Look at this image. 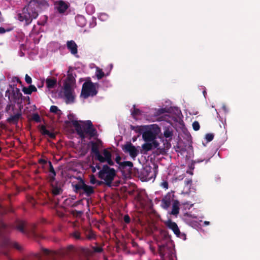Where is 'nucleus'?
<instances>
[{
    "instance_id": "1",
    "label": "nucleus",
    "mask_w": 260,
    "mask_h": 260,
    "mask_svg": "<svg viewBox=\"0 0 260 260\" xmlns=\"http://www.w3.org/2000/svg\"><path fill=\"white\" fill-rule=\"evenodd\" d=\"M49 6L46 0H30L21 12L17 14V18L24 25H28L33 19L37 18L39 12L48 9Z\"/></svg>"
},
{
    "instance_id": "2",
    "label": "nucleus",
    "mask_w": 260,
    "mask_h": 260,
    "mask_svg": "<svg viewBox=\"0 0 260 260\" xmlns=\"http://www.w3.org/2000/svg\"><path fill=\"white\" fill-rule=\"evenodd\" d=\"M80 122L81 124L77 120H72V124L74 126L77 134L82 139L85 138L86 135L89 136L90 138L98 137L97 131L90 120Z\"/></svg>"
},
{
    "instance_id": "3",
    "label": "nucleus",
    "mask_w": 260,
    "mask_h": 260,
    "mask_svg": "<svg viewBox=\"0 0 260 260\" xmlns=\"http://www.w3.org/2000/svg\"><path fill=\"white\" fill-rule=\"evenodd\" d=\"M116 175V171L114 168H111L107 165H103L102 169L99 172L98 177L103 181H98L99 185L104 184L108 187H111L112 182Z\"/></svg>"
},
{
    "instance_id": "4",
    "label": "nucleus",
    "mask_w": 260,
    "mask_h": 260,
    "mask_svg": "<svg viewBox=\"0 0 260 260\" xmlns=\"http://www.w3.org/2000/svg\"><path fill=\"white\" fill-rule=\"evenodd\" d=\"M11 89H8L5 93V96L8 98L10 102H13L14 104L19 105V108H23L22 105V93L19 88L14 85H9Z\"/></svg>"
},
{
    "instance_id": "5",
    "label": "nucleus",
    "mask_w": 260,
    "mask_h": 260,
    "mask_svg": "<svg viewBox=\"0 0 260 260\" xmlns=\"http://www.w3.org/2000/svg\"><path fill=\"white\" fill-rule=\"evenodd\" d=\"M79 182L74 185V191L80 194H85L87 197H90L94 192L93 187L85 184L81 177H79Z\"/></svg>"
},
{
    "instance_id": "6",
    "label": "nucleus",
    "mask_w": 260,
    "mask_h": 260,
    "mask_svg": "<svg viewBox=\"0 0 260 260\" xmlns=\"http://www.w3.org/2000/svg\"><path fill=\"white\" fill-rule=\"evenodd\" d=\"M98 93L96 84L90 80L85 82L82 87L81 96L84 99H87L89 96H94Z\"/></svg>"
},
{
    "instance_id": "7",
    "label": "nucleus",
    "mask_w": 260,
    "mask_h": 260,
    "mask_svg": "<svg viewBox=\"0 0 260 260\" xmlns=\"http://www.w3.org/2000/svg\"><path fill=\"white\" fill-rule=\"evenodd\" d=\"M157 169V166H155L153 168L146 166L141 171V174L145 180H150L156 177Z\"/></svg>"
},
{
    "instance_id": "8",
    "label": "nucleus",
    "mask_w": 260,
    "mask_h": 260,
    "mask_svg": "<svg viewBox=\"0 0 260 260\" xmlns=\"http://www.w3.org/2000/svg\"><path fill=\"white\" fill-rule=\"evenodd\" d=\"M122 149L125 153H128L133 159H135L139 154V151L131 142H126L122 146Z\"/></svg>"
},
{
    "instance_id": "9",
    "label": "nucleus",
    "mask_w": 260,
    "mask_h": 260,
    "mask_svg": "<svg viewBox=\"0 0 260 260\" xmlns=\"http://www.w3.org/2000/svg\"><path fill=\"white\" fill-rule=\"evenodd\" d=\"M63 93L67 104H68L74 102L75 96L73 94V90L72 87H70L69 85L67 84L64 86Z\"/></svg>"
},
{
    "instance_id": "10",
    "label": "nucleus",
    "mask_w": 260,
    "mask_h": 260,
    "mask_svg": "<svg viewBox=\"0 0 260 260\" xmlns=\"http://www.w3.org/2000/svg\"><path fill=\"white\" fill-rule=\"evenodd\" d=\"M88 146L91 147V153L95 155L96 159L100 154L99 149L102 145V142L100 139H97L95 141H91L89 142Z\"/></svg>"
},
{
    "instance_id": "11",
    "label": "nucleus",
    "mask_w": 260,
    "mask_h": 260,
    "mask_svg": "<svg viewBox=\"0 0 260 260\" xmlns=\"http://www.w3.org/2000/svg\"><path fill=\"white\" fill-rule=\"evenodd\" d=\"M73 238L77 240H84L85 239L92 240L95 238V235L91 231H88V234L86 235V238L81 236V234L78 231H75L72 234Z\"/></svg>"
},
{
    "instance_id": "12",
    "label": "nucleus",
    "mask_w": 260,
    "mask_h": 260,
    "mask_svg": "<svg viewBox=\"0 0 260 260\" xmlns=\"http://www.w3.org/2000/svg\"><path fill=\"white\" fill-rule=\"evenodd\" d=\"M142 138L146 142H149L154 141L156 138V134L147 128L142 132Z\"/></svg>"
},
{
    "instance_id": "13",
    "label": "nucleus",
    "mask_w": 260,
    "mask_h": 260,
    "mask_svg": "<svg viewBox=\"0 0 260 260\" xmlns=\"http://www.w3.org/2000/svg\"><path fill=\"white\" fill-rule=\"evenodd\" d=\"M55 9L59 13L63 14L69 8L68 4L62 0L56 1L55 3Z\"/></svg>"
},
{
    "instance_id": "14",
    "label": "nucleus",
    "mask_w": 260,
    "mask_h": 260,
    "mask_svg": "<svg viewBox=\"0 0 260 260\" xmlns=\"http://www.w3.org/2000/svg\"><path fill=\"white\" fill-rule=\"evenodd\" d=\"M19 111L15 114H10V116L7 119V121L10 123L17 124L18 122L19 119L22 116L21 109L22 108L19 107Z\"/></svg>"
},
{
    "instance_id": "15",
    "label": "nucleus",
    "mask_w": 260,
    "mask_h": 260,
    "mask_svg": "<svg viewBox=\"0 0 260 260\" xmlns=\"http://www.w3.org/2000/svg\"><path fill=\"white\" fill-rule=\"evenodd\" d=\"M165 225L169 229L172 230L176 235H178L180 234V230L176 223L172 221L169 219L165 222Z\"/></svg>"
},
{
    "instance_id": "16",
    "label": "nucleus",
    "mask_w": 260,
    "mask_h": 260,
    "mask_svg": "<svg viewBox=\"0 0 260 260\" xmlns=\"http://www.w3.org/2000/svg\"><path fill=\"white\" fill-rule=\"evenodd\" d=\"M103 154L104 156H103L100 153L96 158V160H99L101 163L105 162L106 159L112 158V154L107 149H104L103 150Z\"/></svg>"
},
{
    "instance_id": "17",
    "label": "nucleus",
    "mask_w": 260,
    "mask_h": 260,
    "mask_svg": "<svg viewBox=\"0 0 260 260\" xmlns=\"http://www.w3.org/2000/svg\"><path fill=\"white\" fill-rule=\"evenodd\" d=\"M26 222L24 221L17 219L15 223L14 228L22 234H26Z\"/></svg>"
},
{
    "instance_id": "18",
    "label": "nucleus",
    "mask_w": 260,
    "mask_h": 260,
    "mask_svg": "<svg viewBox=\"0 0 260 260\" xmlns=\"http://www.w3.org/2000/svg\"><path fill=\"white\" fill-rule=\"evenodd\" d=\"M67 47L68 50L71 52V54L74 55L77 54L78 46L74 41H68L67 42Z\"/></svg>"
},
{
    "instance_id": "19",
    "label": "nucleus",
    "mask_w": 260,
    "mask_h": 260,
    "mask_svg": "<svg viewBox=\"0 0 260 260\" xmlns=\"http://www.w3.org/2000/svg\"><path fill=\"white\" fill-rule=\"evenodd\" d=\"M171 203V194L169 193L162 199L161 202V206L164 209H167L170 207Z\"/></svg>"
},
{
    "instance_id": "20",
    "label": "nucleus",
    "mask_w": 260,
    "mask_h": 260,
    "mask_svg": "<svg viewBox=\"0 0 260 260\" xmlns=\"http://www.w3.org/2000/svg\"><path fill=\"white\" fill-rule=\"evenodd\" d=\"M49 171L50 172V174L49 175L48 177V182H54L55 179V176H56V172L54 169V168L53 167V165L51 161H49Z\"/></svg>"
},
{
    "instance_id": "21",
    "label": "nucleus",
    "mask_w": 260,
    "mask_h": 260,
    "mask_svg": "<svg viewBox=\"0 0 260 260\" xmlns=\"http://www.w3.org/2000/svg\"><path fill=\"white\" fill-rule=\"evenodd\" d=\"M40 132L43 135H47L51 139H55L56 135L53 133L50 132L47 130L45 125H41L40 128Z\"/></svg>"
},
{
    "instance_id": "22",
    "label": "nucleus",
    "mask_w": 260,
    "mask_h": 260,
    "mask_svg": "<svg viewBox=\"0 0 260 260\" xmlns=\"http://www.w3.org/2000/svg\"><path fill=\"white\" fill-rule=\"evenodd\" d=\"M49 183H50L52 187V193L53 196H57L62 193L63 190L60 187H58L57 186V183L56 184H54L53 182Z\"/></svg>"
},
{
    "instance_id": "23",
    "label": "nucleus",
    "mask_w": 260,
    "mask_h": 260,
    "mask_svg": "<svg viewBox=\"0 0 260 260\" xmlns=\"http://www.w3.org/2000/svg\"><path fill=\"white\" fill-rule=\"evenodd\" d=\"M57 83V80L54 78H48L46 80L47 87L49 89L53 88L55 87Z\"/></svg>"
},
{
    "instance_id": "24",
    "label": "nucleus",
    "mask_w": 260,
    "mask_h": 260,
    "mask_svg": "<svg viewBox=\"0 0 260 260\" xmlns=\"http://www.w3.org/2000/svg\"><path fill=\"white\" fill-rule=\"evenodd\" d=\"M75 82V79L72 73H70L68 72L67 75V80L64 83V86L67 84L70 85V87H72Z\"/></svg>"
},
{
    "instance_id": "25",
    "label": "nucleus",
    "mask_w": 260,
    "mask_h": 260,
    "mask_svg": "<svg viewBox=\"0 0 260 260\" xmlns=\"http://www.w3.org/2000/svg\"><path fill=\"white\" fill-rule=\"evenodd\" d=\"M24 94H31L32 92H36L37 89L34 85H30L28 87H23L22 89Z\"/></svg>"
},
{
    "instance_id": "26",
    "label": "nucleus",
    "mask_w": 260,
    "mask_h": 260,
    "mask_svg": "<svg viewBox=\"0 0 260 260\" xmlns=\"http://www.w3.org/2000/svg\"><path fill=\"white\" fill-rule=\"evenodd\" d=\"M148 128V126H135L131 125L130 128L131 130L135 131L136 133L142 134L143 131Z\"/></svg>"
},
{
    "instance_id": "27",
    "label": "nucleus",
    "mask_w": 260,
    "mask_h": 260,
    "mask_svg": "<svg viewBox=\"0 0 260 260\" xmlns=\"http://www.w3.org/2000/svg\"><path fill=\"white\" fill-rule=\"evenodd\" d=\"M142 150L141 153L143 154H146L148 151L152 149L153 144L146 142L142 145Z\"/></svg>"
},
{
    "instance_id": "28",
    "label": "nucleus",
    "mask_w": 260,
    "mask_h": 260,
    "mask_svg": "<svg viewBox=\"0 0 260 260\" xmlns=\"http://www.w3.org/2000/svg\"><path fill=\"white\" fill-rule=\"evenodd\" d=\"M179 212V202L177 201H175L172 207L171 214L174 215H177Z\"/></svg>"
},
{
    "instance_id": "29",
    "label": "nucleus",
    "mask_w": 260,
    "mask_h": 260,
    "mask_svg": "<svg viewBox=\"0 0 260 260\" xmlns=\"http://www.w3.org/2000/svg\"><path fill=\"white\" fill-rule=\"evenodd\" d=\"M15 108V104H13L12 102H9V103L7 105L5 108V112L8 114H10L12 113V112H14Z\"/></svg>"
},
{
    "instance_id": "30",
    "label": "nucleus",
    "mask_w": 260,
    "mask_h": 260,
    "mask_svg": "<svg viewBox=\"0 0 260 260\" xmlns=\"http://www.w3.org/2000/svg\"><path fill=\"white\" fill-rule=\"evenodd\" d=\"M14 209L12 207L4 208L0 204V214L3 215L8 212L13 213Z\"/></svg>"
},
{
    "instance_id": "31",
    "label": "nucleus",
    "mask_w": 260,
    "mask_h": 260,
    "mask_svg": "<svg viewBox=\"0 0 260 260\" xmlns=\"http://www.w3.org/2000/svg\"><path fill=\"white\" fill-rule=\"evenodd\" d=\"M164 135L165 138H169V140H171L172 139L173 132L169 128H167L164 131Z\"/></svg>"
},
{
    "instance_id": "32",
    "label": "nucleus",
    "mask_w": 260,
    "mask_h": 260,
    "mask_svg": "<svg viewBox=\"0 0 260 260\" xmlns=\"http://www.w3.org/2000/svg\"><path fill=\"white\" fill-rule=\"evenodd\" d=\"M123 169L125 168L126 167H128L131 170H132L133 167V163L130 161H124L122 162L121 166Z\"/></svg>"
},
{
    "instance_id": "33",
    "label": "nucleus",
    "mask_w": 260,
    "mask_h": 260,
    "mask_svg": "<svg viewBox=\"0 0 260 260\" xmlns=\"http://www.w3.org/2000/svg\"><path fill=\"white\" fill-rule=\"evenodd\" d=\"M50 112L54 114H59V115L61 114V112L58 109V108L57 106L54 105H52L50 107Z\"/></svg>"
},
{
    "instance_id": "34",
    "label": "nucleus",
    "mask_w": 260,
    "mask_h": 260,
    "mask_svg": "<svg viewBox=\"0 0 260 260\" xmlns=\"http://www.w3.org/2000/svg\"><path fill=\"white\" fill-rule=\"evenodd\" d=\"M192 184V180L190 179H185L184 180V188H186L187 190L190 189V186Z\"/></svg>"
},
{
    "instance_id": "35",
    "label": "nucleus",
    "mask_w": 260,
    "mask_h": 260,
    "mask_svg": "<svg viewBox=\"0 0 260 260\" xmlns=\"http://www.w3.org/2000/svg\"><path fill=\"white\" fill-rule=\"evenodd\" d=\"M96 76L98 79H101L105 76L104 73L102 70L98 69L96 72Z\"/></svg>"
},
{
    "instance_id": "36",
    "label": "nucleus",
    "mask_w": 260,
    "mask_h": 260,
    "mask_svg": "<svg viewBox=\"0 0 260 260\" xmlns=\"http://www.w3.org/2000/svg\"><path fill=\"white\" fill-rule=\"evenodd\" d=\"M31 119L37 122H41V117L39 114L37 113L32 114L31 116Z\"/></svg>"
},
{
    "instance_id": "37",
    "label": "nucleus",
    "mask_w": 260,
    "mask_h": 260,
    "mask_svg": "<svg viewBox=\"0 0 260 260\" xmlns=\"http://www.w3.org/2000/svg\"><path fill=\"white\" fill-rule=\"evenodd\" d=\"M132 115L133 116L141 115V111L137 108H135V105H134V110L132 112Z\"/></svg>"
},
{
    "instance_id": "38",
    "label": "nucleus",
    "mask_w": 260,
    "mask_h": 260,
    "mask_svg": "<svg viewBox=\"0 0 260 260\" xmlns=\"http://www.w3.org/2000/svg\"><path fill=\"white\" fill-rule=\"evenodd\" d=\"M93 251L95 253H101L103 251V249L101 246H92Z\"/></svg>"
},
{
    "instance_id": "39",
    "label": "nucleus",
    "mask_w": 260,
    "mask_h": 260,
    "mask_svg": "<svg viewBox=\"0 0 260 260\" xmlns=\"http://www.w3.org/2000/svg\"><path fill=\"white\" fill-rule=\"evenodd\" d=\"M214 135L211 133H208L206 135L205 138L207 140V142H211L214 138Z\"/></svg>"
},
{
    "instance_id": "40",
    "label": "nucleus",
    "mask_w": 260,
    "mask_h": 260,
    "mask_svg": "<svg viewBox=\"0 0 260 260\" xmlns=\"http://www.w3.org/2000/svg\"><path fill=\"white\" fill-rule=\"evenodd\" d=\"M76 20L77 21H81V24L80 25V26H83L85 25V20L84 19V18L82 16H78L77 18H76Z\"/></svg>"
},
{
    "instance_id": "41",
    "label": "nucleus",
    "mask_w": 260,
    "mask_h": 260,
    "mask_svg": "<svg viewBox=\"0 0 260 260\" xmlns=\"http://www.w3.org/2000/svg\"><path fill=\"white\" fill-rule=\"evenodd\" d=\"M192 127H193V129L196 131L199 130V129L200 128V125L199 122L197 121H194L192 123Z\"/></svg>"
},
{
    "instance_id": "42",
    "label": "nucleus",
    "mask_w": 260,
    "mask_h": 260,
    "mask_svg": "<svg viewBox=\"0 0 260 260\" xmlns=\"http://www.w3.org/2000/svg\"><path fill=\"white\" fill-rule=\"evenodd\" d=\"M161 235L164 238V239L166 240L167 241H169L170 240V237L167 232H162L161 233Z\"/></svg>"
},
{
    "instance_id": "43",
    "label": "nucleus",
    "mask_w": 260,
    "mask_h": 260,
    "mask_svg": "<svg viewBox=\"0 0 260 260\" xmlns=\"http://www.w3.org/2000/svg\"><path fill=\"white\" fill-rule=\"evenodd\" d=\"M13 30L12 28L5 29L4 27H0V34H4L6 32H9Z\"/></svg>"
},
{
    "instance_id": "44",
    "label": "nucleus",
    "mask_w": 260,
    "mask_h": 260,
    "mask_svg": "<svg viewBox=\"0 0 260 260\" xmlns=\"http://www.w3.org/2000/svg\"><path fill=\"white\" fill-rule=\"evenodd\" d=\"M23 101L24 102L27 103V104H30V98L29 96H24L22 95V102Z\"/></svg>"
},
{
    "instance_id": "45",
    "label": "nucleus",
    "mask_w": 260,
    "mask_h": 260,
    "mask_svg": "<svg viewBox=\"0 0 260 260\" xmlns=\"http://www.w3.org/2000/svg\"><path fill=\"white\" fill-rule=\"evenodd\" d=\"M25 81L27 84H31L32 82L31 78L27 74L25 75Z\"/></svg>"
},
{
    "instance_id": "46",
    "label": "nucleus",
    "mask_w": 260,
    "mask_h": 260,
    "mask_svg": "<svg viewBox=\"0 0 260 260\" xmlns=\"http://www.w3.org/2000/svg\"><path fill=\"white\" fill-rule=\"evenodd\" d=\"M121 159V157L119 155H117L115 158V161L120 166H121L122 162L120 161Z\"/></svg>"
},
{
    "instance_id": "47",
    "label": "nucleus",
    "mask_w": 260,
    "mask_h": 260,
    "mask_svg": "<svg viewBox=\"0 0 260 260\" xmlns=\"http://www.w3.org/2000/svg\"><path fill=\"white\" fill-rule=\"evenodd\" d=\"M161 186L165 189H168L169 187L168 182L167 181H164L161 184Z\"/></svg>"
},
{
    "instance_id": "48",
    "label": "nucleus",
    "mask_w": 260,
    "mask_h": 260,
    "mask_svg": "<svg viewBox=\"0 0 260 260\" xmlns=\"http://www.w3.org/2000/svg\"><path fill=\"white\" fill-rule=\"evenodd\" d=\"M41 250L42 252L47 255H49L51 252V251L47 248H42Z\"/></svg>"
},
{
    "instance_id": "49",
    "label": "nucleus",
    "mask_w": 260,
    "mask_h": 260,
    "mask_svg": "<svg viewBox=\"0 0 260 260\" xmlns=\"http://www.w3.org/2000/svg\"><path fill=\"white\" fill-rule=\"evenodd\" d=\"M90 182L91 184H95L96 182L98 183V181H97L95 177L94 176V175H92L91 177H90Z\"/></svg>"
},
{
    "instance_id": "50",
    "label": "nucleus",
    "mask_w": 260,
    "mask_h": 260,
    "mask_svg": "<svg viewBox=\"0 0 260 260\" xmlns=\"http://www.w3.org/2000/svg\"><path fill=\"white\" fill-rule=\"evenodd\" d=\"M123 219H124V222L126 223H129V222L131 221L130 217H129V216L128 215H125L124 216Z\"/></svg>"
},
{
    "instance_id": "51",
    "label": "nucleus",
    "mask_w": 260,
    "mask_h": 260,
    "mask_svg": "<svg viewBox=\"0 0 260 260\" xmlns=\"http://www.w3.org/2000/svg\"><path fill=\"white\" fill-rule=\"evenodd\" d=\"M106 162L110 166H113L114 164V161L112 160V158L106 159Z\"/></svg>"
},
{
    "instance_id": "52",
    "label": "nucleus",
    "mask_w": 260,
    "mask_h": 260,
    "mask_svg": "<svg viewBox=\"0 0 260 260\" xmlns=\"http://www.w3.org/2000/svg\"><path fill=\"white\" fill-rule=\"evenodd\" d=\"M74 214H76L77 216H81L83 214V212L81 211H77L76 210L73 211Z\"/></svg>"
},
{
    "instance_id": "53",
    "label": "nucleus",
    "mask_w": 260,
    "mask_h": 260,
    "mask_svg": "<svg viewBox=\"0 0 260 260\" xmlns=\"http://www.w3.org/2000/svg\"><path fill=\"white\" fill-rule=\"evenodd\" d=\"M176 236H177V237L180 238L181 239H183V240L186 239V235L184 233H180V234L179 235H176Z\"/></svg>"
},
{
    "instance_id": "54",
    "label": "nucleus",
    "mask_w": 260,
    "mask_h": 260,
    "mask_svg": "<svg viewBox=\"0 0 260 260\" xmlns=\"http://www.w3.org/2000/svg\"><path fill=\"white\" fill-rule=\"evenodd\" d=\"M169 118V116L167 114H166L164 116L160 117L159 118L162 119L161 120H167V119Z\"/></svg>"
},
{
    "instance_id": "55",
    "label": "nucleus",
    "mask_w": 260,
    "mask_h": 260,
    "mask_svg": "<svg viewBox=\"0 0 260 260\" xmlns=\"http://www.w3.org/2000/svg\"><path fill=\"white\" fill-rule=\"evenodd\" d=\"M68 119L71 120V121L72 120H74L73 118H74V115L73 114H70L68 115Z\"/></svg>"
},
{
    "instance_id": "56",
    "label": "nucleus",
    "mask_w": 260,
    "mask_h": 260,
    "mask_svg": "<svg viewBox=\"0 0 260 260\" xmlns=\"http://www.w3.org/2000/svg\"><path fill=\"white\" fill-rule=\"evenodd\" d=\"M39 163L42 164H45L47 163V161L43 159H40L39 160Z\"/></svg>"
},
{
    "instance_id": "57",
    "label": "nucleus",
    "mask_w": 260,
    "mask_h": 260,
    "mask_svg": "<svg viewBox=\"0 0 260 260\" xmlns=\"http://www.w3.org/2000/svg\"><path fill=\"white\" fill-rule=\"evenodd\" d=\"M164 111H165V109H159L157 111V114H160L164 113Z\"/></svg>"
},
{
    "instance_id": "58",
    "label": "nucleus",
    "mask_w": 260,
    "mask_h": 260,
    "mask_svg": "<svg viewBox=\"0 0 260 260\" xmlns=\"http://www.w3.org/2000/svg\"><path fill=\"white\" fill-rule=\"evenodd\" d=\"M88 230H85L83 233V237L86 238V235L88 234Z\"/></svg>"
},
{
    "instance_id": "59",
    "label": "nucleus",
    "mask_w": 260,
    "mask_h": 260,
    "mask_svg": "<svg viewBox=\"0 0 260 260\" xmlns=\"http://www.w3.org/2000/svg\"><path fill=\"white\" fill-rule=\"evenodd\" d=\"M153 141V144L154 145V147L155 148H157L158 147V143L157 142H156L155 141H154V140Z\"/></svg>"
},
{
    "instance_id": "60",
    "label": "nucleus",
    "mask_w": 260,
    "mask_h": 260,
    "mask_svg": "<svg viewBox=\"0 0 260 260\" xmlns=\"http://www.w3.org/2000/svg\"><path fill=\"white\" fill-rule=\"evenodd\" d=\"M80 202H81L80 201H78L76 202V203H75L73 205V206H73V207H76V206H77L78 204H80Z\"/></svg>"
},
{
    "instance_id": "61",
    "label": "nucleus",
    "mask_w": 260,
    "mask_h": 260,
    "mask_svg": "<svg viewBox=\"0 0 260 260\" xmlns=\"http://www.w3.org/2000/svg\"><path fill=\"white\" fill-rule=\"evenodd\" d=\"M15 79H16V81L18 83H20V84H22V82L21 81V80L19 79V78H17V77H15Z\"/></svg>"
},
{
    "instance_id": "62",
    "label": "nucleus",
    "mask_w": 260,
    "mask_h": 260,
    "mask_svg": "<svg viewBox=\"0 0 260 260\" xmlns=\"http://www.w3.org/2000/svg\"><path fill=\"white\" fill-rule=\"evenodd\" d=\"M2 21H3V18H2V14L0 12V22H1Z\"/></svg>"
},
{
    "instance_id": "63",
    "label": "nucleus",
    "mask_w": 260,
    "mask_h": 260,
    "mask_svg": "<svg viewBox=\"0 0 260 260\" xmlns=\"http://www.w3.org/2000/svg\"><path fill=\"white\" fill-rule=\"evenodd\" d=\"M165 247V245L162 244L161 246H159V248H161L162 247Z\"/></svg>"
},
{
    "instance_id": "64",
    "label": "nucleus",
    "mask_w": 260,
    "mask_h": 260,
    "mask_svg": "<svg viewBox=\"0 0 260 260\" xmlns=\"http://www.w3.org/2000/svg\"><path fill=\"white\" fill-rule=\"evenodd\" d=\"M96 168L98 169V170H100L101 169V167L99 166H96Z\"/></svg>"
}]
</instances>
